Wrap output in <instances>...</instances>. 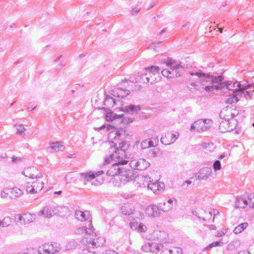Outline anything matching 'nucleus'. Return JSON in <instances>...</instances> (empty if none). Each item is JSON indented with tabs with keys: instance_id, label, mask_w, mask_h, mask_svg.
<instances>
[{
	"instance_id": "obj_50",
	"label": "nucleus",
	"mask_w": 254,
	"mask_h": 254,
	"mask_svg": "<svg viewBox=\"0 0 254 254\" xmlns=\"http://www.w3.org/2000/svg\"><path fill=\"white\" fill-rule=\"evenodd\" d=\"M221 163L219 160H216L213 164V169L214 171H216L221 169Z\"/></svg>"
},
{
	"instance_id": "obj_61",
	"label": "nucleus",
	"mask_w": 254,
	"mask_h": 254,
	"mask_svg": "<svg viewBox=\"0 0 254 254\" xmlns=\"http://www.w3.org/2000/svg\"><path fill=\"white\" fill-rule=\"evenodd\" d=\"M218 28V30L219 31V32L220 33H222L223 29L222 28Z\"/></svg>"
},
{
	"instance_id": "obj_4",
	"label": "nucleus",
	"mask_w": 254,
	"mask_h": 254,
	"mask_svg": "<svg viewBox=\"0 0 254 254\" xmlns=\"http://www.w3.org/2000/svg\"><path fill=\"white\" fill-rule=\"evenodd\" d=\"M209 175V169L202 168L194 176L191 178L190 180H188L184 182L182 185V187L185 189H187L189 185H196L198 180L206 179Z\"/></svg>"
},
{
	"instance_id": "obj_58",
	"label": "nucleus",
	"mask_w": 254,
	"mask_h": 254,
	"mask_svg": "<svg viewBox=\"0 0 254 254\" xmlns=\"http://www.w3.org/2000/svg\"><path fill=\"white\" fill-rule=\"evenodd\" d=\"M225 157V155L224 154H223L221 155L219 157V159H223Z\"/></svg>"
},
{
	"instance_id": "obj_1",
	"label": "nucleus",
	"mask_w": 254,
	"mask_h": 254,
	"mask_svg": "<svg viewBox=\"0 0 254 254\" xmlns=\"http://www.w3.org/2000/svg\"><path fill=\"white\" fill-rule=\"evenodd\" d=\"M126 145V142H119L118 145L115 142H106L103 146L104 151L105 153H111V154L105 161L104 164H109L111 160H114L119 165L124 166L127 165L128 162L126 160V154L125 150Z\"/></svg>"
},
{
	"instance_id": "obj_7",
	"label": "nucleus",
	"mask_w": 254,
	"mask_h": 254,
	"mask_svg": "<svg viewBox=\"0 0 254 254\" xmlns=\"http://www.w3.org/2000/svg\"><path fill=\"white\" fill-rule=\"evenodd\" d=\"M23 194L21 190L17 187L5 189L0 192V196L3 198L14 199L21 196Z\"/></svg>"
},
{
	"instance_id": "obj_30",
	"label": "nucleus",
	"mask_w": 254,
	"mask_h": 254,
	"mask_svg": "<svg viewBox=\"0 0 254 254\" xmlns=\"http://www.w3.org/2000/svg\"><path fill=\"white\" fill-rule=\"evenodd\" d=\"M166 65L167 66L170 67L172 71H175L174 70L176 69L184 66L181 65V63H179L178 62L172 59L168 60L166 62Z\"/></svg>"
},
{
	"instance_id": "obj_31",
	"label": "nucleus",
	"mask_w": 254,
	"mask_h": 254,
	"mask_svg": "<svg viewBox=\"0 0 254 254\" xmlns=\"http://www.w3.org/2000/svg\"><path fill=\"white\" fill-rule=\"evenodd\" d=\"M155 245L153 244L147 243L143 245L141 247V254H155L153 250H152L153 246Z\"/></svg>"
},
{
	"instance_id": "obj_56",
	"label": "nucleus",
	"mask_w": 254,
	"mask_h": 254,
	"mask_svg": "<svg viewBox=\"0 0 254 254\" xmlns=\"http://www.w3.org/2000/svg\"><path fill=\"white\" fill-rule=\"evenodd\" d=\"M139 11V8H134L133 9H132V14H136V13H137Z\"/></svg>"
},
{
	"instance_id": "obj_51",
	"label": "nucleus",
	"mask_w": 254,
	"mask_h": 254,
	"mask_svg": "<svg viewBox=\"0 0 254 254\" xmlns=\"http://www.w3.org/2000/svg\"><path fill=\"white\" fill-rule=\"evenodd\" d=\"M227 233L226 229H222L220 231H218L216 236L218 237H220L224 236L225 234Z\"/></svg>"
},
{
	"instance_id": "obj_38",
	"label": "nucleus",
	"mask_w": 254,
	"mask_h": 254,
	"mask_svg": "<svg viewBox=\"0 0 254 254\" xmlns=\"http://www.w3.org/2000/svg\"><path fill=\"white\" fill-rule=\"evenodd\" d=\"M11 221L10 217L6 216L3 218L2 221H0V226L2 227H8L11 224Z\"/></svg>"
},
{
	"instance_id": "obj_55",
	"label": "nucleus",
	"mask_w": 254,
	"mask_h": 254,
	"mask_svg": "<svg viewBox=\"0 0 254 254\" xmlns=\"http://www.w3.org/2000/svg\"><path fill=\"white\" fill-rule=\"evenodd\" d=\"M105 254H119L114 251L109 250V251H107L105 252Z\"/></svg>"
},
{
	"instance_id": "obj_53",
	"label": "nucleus",
	"mask_w": 254,
	"mask_h": 254,
	"mask_svg": "<svg viewBox=\"0 0 254 254\" xmlns=\"http://www.w3.org/2000/svg\"><path fill=\"white\" fill-rule=\"evenodd\" d=\"M248 253L249 254H254V245H250L248 248Z\"/></svg>"
},
{
	"instance_id": "obj_14",
	"label": "nucleus",
	"mask_w": 254,
	"mask_h": 254,
	"mask_svg": "<svg viewBox=\"0 0 254 254\" xmlns=\"http://www.w3.org/2000/svg\"><path fill=\"white\" fill-rule=\"evenodd\" d=\"M179 136V133L178 132H167L161 138V141L165 145H170L174 143Z\"/></svg>"
},
{
	"instance_id": "obj_23",
	"label": "nucleus",
	"mask_w": 254,
	"mask_h": 254,
	"mask_svg": "<svg viewBox=\"0 0 254 254\" xmlns=\"http://www.w3.org/2000/svg\"><path fill=\"white\" fill-rule=\"evenodd\" d=\"M54 209L55 208L52 206H46L39 213L38 215L40 216L50 218L54 214Z\"/></svg>"
},
{
	"instance_id": "obj_32",
	"label": "nucleus",
	"mask_w": 254,
	"mask_h": 254,
	"mask_svg": "<svg viewBox=\"0 0 254 254\" xmlns=\"http://www.w3.org/2000/svg\"><path fill=\"white\" fill-rule=\"evenodd\" d=\"M129 225L131 228H134L135 229H137L139 232H145L147 230V227L142 223H140L139 225L137 226V223L133 221L130 222Z\"/></svg>"
},
{
	"instance_id": "obj_13",
	"label": "nucleus",
	"mask_w": 254,
	"mask_h": 254,
	"mask_svg": "<svg viewBox=\"0 0 254 254\" xmlns=\"http://www.w3.org/2000/svg\"><path fill=\"white\" fill-rule=\"evenodd\" d=\"M130 175L129 173H124L118 176H114L111 180V183L114 187H120L128 181Z\"/></svg>"
},
{
	"instance_id": "obj_22",
	"label": "nucleus",
	"mask_w": 254,
	"mask_h": 254,
	"mask_svg": "<svg viewBox=\"0 0 254 254\" xmlns=\"http://www.w3.org/2000/svg\"><path fill=\"white\" fill-rule=\"evenodd\" d=\"M248 205V202L246 198L243 196H237L236 197L235 205L237 208H244Z\"/></svg>"
},
{
	"instance_id": "obj_45",
	"label": "nucleus",
	"mask_w": 254,
	"mask_h": 254,
	"mask_svg": "<svg viewBox=\"0 0 254 254\" xmlns=\"http://www.w3.org/2000/svg\"><path fill=\"white\" fill-rule=\"evenodd\" d=\"M239 101V99L236 96L233 95L229 97L226 100V103L228 104L236 103Z\"/></svg>"
},
{
	"instance_id": "obj_19",
	"label": "nucleus",
	"mask_w": 254,
	"mask_h": 254,
	"mask_svg": "<svg viewBox=\"0 0 254 254\" xmlns=\"http://www.w3.org/2000/svg\"><path fill=\"white\" fill-rule=\"evenodd\" d=\"M145 214L148 217L155 218L158 217L159 215V208L154 204L150 205L145 208Z\"/></svg>"
},
{
	"instance_id": "obj_44",
	"label": "nucleus",
	"mask_w": 254,
	"mask_h": 254,
	"mask_svg": "<svg viewBox=\"0 0 254 254\" xmlns=\"http://www.w3.org/2000/svg\"><path fill=\"white\" fill-rule=\"evenodd\" d=\"M127 110L130 111L132 113H137L140 110V107L139 106H135L133 105H129L127 107Z\"/></svg>"
},
{
	"instance_id": "obj_37",
	"label": "nucleus",
	"mask_w": 254,
	"mask_h": 254,
	"mask_svg": "<svg viewBox=\"0 0 254 254\" xmlns=\"http://www.w3.org/2000/svg\"><path fill=\"white\" fill-rule=\"evenodd\" d=\"M198 214L199 215V217L202 219L203 220H206V219H207L208 218H210L211 216L210 212H207L202 209L199 210Z\"/></svg>"
},
{
	"instance_id": "obj_42",
	"label": "nucleus",
	"mask_w": 254,
	"mask_h": 254,
	"mask_svg": "<svg viewBox=\"0 0 254 254\" xmlns=\"http://www.w3.org/2000/svg\"><path fill=\"white\" fill-rule=\"evenodd\" d=\"M58 211L60 215L61 216L67 215L69 212L68 208L65 206L59 207L58 208Z\"/></svg>"
},
{
	"instance_id": "obj_41",
	"label": "nucleus",
	"mask_w": 254,
	"mask_h": 254,
	"mask_svg": "<svg viewBox=\"0 0 254 254\" xmlns=\"http://www.w3.org/2000/svg\"><path fill=\"white\" fill-rule=\"evenodd\" d=\"M119 117V115L115 114L112 112H110L107 113L105 119L107 121H113V120L118 119Z\"/></svg>"
},
{
	"instance_id": "obj_62",
	"label": "nucleus",
	"mask_w": 254,
	"mask_h": 254,
	"mask_svg": "<svg viewBox=\"0 0 254 254\" xmlns=\"http://www.w3.org/2000/svg\"><path fill=\"white\" fill-rule=\"evenodd\" d=\"M238 254H246L245 251H241Z\"/></svg>"
},
{
	"instance_id": "obj_16",
	"label": "nucleus",
	"mask_w": 254,
	"mask_h": 254,
	"mask_svg": "<svg viewBox=\"0 0 254 254\" xmlns=\"http://www.w3.org/2000/svg\"><path fill=\"white\" fill-rule=\"evenodd\" d=\"M227 86L229 90H232L234 92H243L252 86H254V84H243L241 82H236L233 84V85L231 84H229Z\"/></svg>"
},
{
	"instance_id": "obj_49",
	"label": "nucleus",
	"mask_w": 254,
	"mask_h": 254,
	"mask_svg": "<svg viewBox=\"0 0 254 254\" xmlns=\"http://www.w3.org/2000/svg\"><path fill=\"white\" fill-rule=\"evenodd\" d=\"M17 132L20 134H24V132L25 131V128L22 125H16Z\"/></svg>"
},
{
	"instance_id": "obj_28",
	"label": "nucleus",
	"mask_w": 254,
	"mask_h": 254,
	"mask_svg": "<svg viewBox=\"0 0 254 254\" xmlns=\"http://www.w3.org/2000/svg\"><path fill=\"white\" fill-rule=\"evenodd\" d=\"M89 212L87 211L82 212L81 211H76L75 212V218L80 221H84L89 217Z\"/></svg>"
},
{
	"instance_id": "obj_63",
	"label": "nucleus",
	"mask_w": 254,
	"mask_h": 254,
	"mask_svg": "<svg viewBox=\"0 0 254 254\" xmlns=\"http://www.w3.org/2000/svg\"><path fill=\"white\" fill-rule=\"evenodd\" d=\"M210 228L211 229H212V230H214V229H215L216 228H215L214 226H210Z\"/></svg>"
},
{
	"instance_id": "obj_5",
	"label": "nucleus",
	"mask_w": 254,
	"mask_h": 254,
	"mask_svg": "<svg viewBox=\"0 0 254 254\" xmlns=\"http://www.w3.org/2000/svg\"><path fill=\"white\" fill-rule=\"evenodd\" d=\"M212 123L210 119L198 120L191 125V130L195 132H203L211 127Z\"/></svg>"
},
{
	"instance_id": "obj_43",
	"label": "nucleus",
	"mask_w": 254,
	"mask_h": 254,
	"mask_svg": "<svg viewBox=\"0 0 254 254\" xmlns=\"http://www.w3.org/2000/svg\"><path fill=\"white\" fill-rule=\"evenodd\" d=\"M221 241L219 240L218 241L213 242L212 243L210 244L207 247L205 248V250H209L214 247H219L221 245Z\"/></svg>"
},
{
	"instance_id": "obj_2",
	"label": "nucleus",
	"mask_w": 254,
	"mask_h": 254,
	"mask_svg": "<svg viewBox=\"0 0 254 254\" xmlns=\"http://www.w3.org/2000/svg\"><path fill=\"white\" fill-rule=\"evenodd\" d=\"M198 82H192L187 86L190 91H197L200 94L209 93L214 89L218 90L220 88L218 85H210L205 77H198Z\"/></svg>"
},
{
	"instance_id": "obj_10",
	"label": "nucleus",
	"mask_w": 254,
	"mask_h": 254,
	"mask_svg": "<svg viewBox=\"0 0 254 254\" xmlns=\"http://www.w3.org/2000/svg\"><path fill=\"white\" fill-rule=\"evenodd\" d=\"M129 170L128 171L125 168L124 165H119L118 163L113 164L109 169L107 172V175L109 176H116L124 173H129Z\"/></svg>"
},
{
	"instance_id": "obj_35",
	"label": "nucleus",
	"mask_w": 254,
	"mask_h": 254,
	"mask_svg": "<svg viewBox=\"0 0 254 254\" xmlns=\"http://www.w3.org/2000/svg\"><path fill=\"white\" fill-rule=\"evenodd\" d=\"M248 226V223L245 222L240 224L238 226L236 227L233 230V232L235 234H238L243 232Z\"/></svg>"
},
{
	"instance_id": "obj_20",
	"label": "nucleus",
	"mask_w": 254,
	"mask_h": 254,
	"mask_svg": "<svg viewBox=\"0 0 254 254\" xmlns=\"http://www.w3.org/2000/svg\"><path fill=\"white\" fill-rule=\"evenodd\" d=\"M108 139L111 140L110 142H115L119 144V142H124L121 139V133L117 129L111 131L108 134Z\"/></svg>"
},
{
	"instance_id": "obj_59",
	"label": "nucleus",
	"mask_w": 254,
	"mask_h": 254,
	"mask_svg": "<svg viewBox=\"0 0 254 254\" xmlns=\"http://www.w3.org/2000/svg\"><path fill=\"white\" fill-rule=\"evenodd\" d=\"M61 193H62V191H61V190L60 191H55L54 192V194H59V195H60Z\"/></svg>"
},
{
	"instance_id": "obj_6",
	"label": "nucleus",
	"mask_w": 254,
	"mask_h": 254,
	"mask_svg": "<svg viewBox=\"0 0 254 254\" xmlns=\"http://www.w3.org/2000/svg\"><path fill=\"white\" fill-rule=\"evenodd\" d=\"M44 187L43 178L31 179L26 186V190L31 194L38 193Z\"/></svg>"
},
{
	"instance_id": "obj_21",
	"label": "nucleus",
	"mask_w": 254,
	"mask_h": 254,
	"mask_svg": "<svg viewBox=\"0 0 254 254\" xmlns=\"http://www.w3.org/2000/svg\"><path fill=\"white\" fill-rule=\"evenodd\" d=\"M153 238L154 239H160V241L163 243L170 242V239L168 235L165 232L157 231L154 233Z\"/></svg>"
},
{
	"instance_id": "obj_52",
	"label": "nucleus",
	"mask_w": 254,
	"mask_h": 254,
	"mask_svg": "<svg viewBox=\"0 0 254 254\" xmlns=\"http://www.w3.org/2000/svg\"><path fill=\"white\" fill-rule=\"evenodd\" d=\"M34 252V249L33 248H30V249H26L22 254H32Z\"/></svg>"
},
{
	"instance_id": "obj_54",
	"label": "nucleus",
	"mask_w": 254,
	"mask_h": 254,
	"mask_svg": "<svg viewBox=\"0 0 254 254\" xmlns=\"http://www.w3.org/2000/svg\"><path fill=\"white\" fill-rule=\"evenodd\" d=\"M116 129H117V128H115L114 127L111 126V125H108L107 126V129L108 130H109V131H110V130H111V131L114 130Z\"/></svg>"
},
{
	"instance_id": "obj_36",
	"label": "nucleus",
	"mask_w": 254,
	"mask_h": 254,
	"mask_svg": "<svg viewBox=\"0 0 254 254\" xmlns=\"http://www.w3.org/2000/svg\"><path fill=\"white\" fill-rule=\"evenodd\" d=\"M81 176L84 181L87 182L94 179L96 177V176H97V174L96 173V174H95L94 173L89 172L88 173L82 174Z\"/></svg>"
},
{
	"instance_id": "obj_46",
	"label": "nucleus",
	"mask_w": 254,
	"mask_h": 254,
	"mask_svg": "<svg viewBox=\"0 0 254 254\" xmlns=\"http://www.w3.org/2000/svg\"><path fill=\"white\" fill-rule=\"evenodd\" d=\"M115 104L114 99L110 96H107L105 101V105L108 106H113Z\"/></svg>"
},
{
	"instance_id": "obj_3",
	"label": "nucleus",
	"mask_w": 254,
	"mask_h": 254,
	"mask_svg": "<svg viewBox=\"0 0 254 254\" xmlns=\"http://www.w3.org/2000/svg\"><path fill=\"white\" fill-rule=\"evenodd\" d=\"M76 235L81 238V241L87 247H94L97 235L91 229L80 227L76 230Z\"/></svg>"
},
{
	"instance_id": "obj_27",
	"label": "nucleus",
	"mask_w": 254,
	"mask_h": 254,
	"mask_svg": "<svg viewBox=\"0 0 254 254\" xmlns=\"http://www.w3.org/2000/svg\"><path fill=\"white\" fill-rule=\"evenodd\" d=\"M129 91L122 88H118L113 90V95L115 97L123 98L129 94Z\"/></svg>"
},
{
	"instance_id": "obj_60",
	"label": "nucleus",
	"mask_w": 254,
	"mask_h": 254,
	"mask_svg": "<svg viewBox=\"0 0 254 254\" xmlns=\"http://www.w3.org/2000/svg\"><path fill=\"white\" fill-rule=\"evenodd\" d=\"M146 82H149L150 81L151 82V83L152 82V81L151 80H150V79L149 78H148V77H146Z\"/></svg>"
},
{
	"instance_id": "obj_34",
	"label": "nucleus",
	"mask_w": 254,
	"mask_h": 254,
	"mask_svg": "<svg viewBox=\"0 0 254 254\" xmlns=\"http://www.w3.org/2000/svg\"><path fill=\"white\" fill-rule=\"evenodd\" d=\"M153 141L151 139H146L141 142V146L143 149H147L155 146Z\"/></svg>"
},
{
	"instance_id": "obj_39",
	"label": "nucleus",
	"mask_w": 254,
	"mask_h": 254,
	"mask_svg": "<svg viewBox=\"0 0 254 254\" xmlns=\"http://www.w3.org/2000/svg\"><path fill=\"white\" fill-rule=\"evenodd\" d=\"M95 240L94 242L95 245L94 247H98L102 246L104 245V244L105 243V239L104 237L102 236H98L96 237L95 238Z\"/></svg>"
},
{
	"instance_id": "obj_8",
	"label": "nucleus",
	"mask_w": 254,
	"mask_h": 254,
	"mask_svg": "<svg viewBox=\"0 0 254 254\" xmlns=\"http://www.w3.org/2000/svg\"><path fill=\"white\" fill-rule=\"evenodd\" d=\"M190 74L192 76L195 75L197 77H203L206 78L210 85H215V84H219L223 80L222 76H212L209 73H205L201 71L195 72H190Z\"/></svg>"
},
{
	"instance_id": "obj_15",
	"label": "nucleus",
	"mask_w": 254,
	"mask_h": 254,
	"mask_svg": "<svg viewBox=\"0 0 254 254\" xmlns=\"http://www.w3.org/2000/svg\"><path fill=\"white\" fill-rule=\"evenodd\" d=\"M147 188L154 193H159L164 191L165 185L163 182L159 181H150Z\"/></svg>"
},
{
	"instance_id": "obj_33",
	"label": "nucleus",
	"mask_w": 254,
	"mask_h": 254,
	"mask_svg": "<svg viewBox=\"0 0 254 254\" xmlns=\"http://www.w3.org/2000/svg\"><path fill=\"white\" fill-rule=\"evenodd\" d=\"M162 74L164 77H166L167 78H174L175 76H177V72L176 71H171L169 69H165L162 70Z\"/></svg>"
},
{
	"instance_id": "obj_29",
	"label": "nucleus",
	"mask_w": 254,
	"mask_h": 254,
	"mask_svg": "<svg viewBox=\"0 0 254 254\" xmlns=\"http://www.w3.org/2000/svg\"><path fill=\"white\" fill-rule=\"evenodd\" d=\"M159 68L158 66H152L146 69V73L145 75H149L152 78L153 76L158 75L159 74Z\"/></svg>"
},
{
	"instance_id": "obj_57",
	"label": "nucleus",
	"mask_w": 254,
	"mask_h": 254,
	"mask_svg": "<svg viewBox=\"0 0 254 254\" xmlns=\"http://www.w3.org/2000/svg\"><path fill=\"white\" fill-rule=\"evenodd\" d=\"M245 96L246 98H247L248 97L251 98V97L250 93L248 91L246 92V93L245 94Z\"/></svg>"
},
{
	"instance_id": "obj_47",
	"label": "nucleus",
	"mask_w": 254,
	"mask_h": 254,
	"mask_svg": "<svg viewBox=\"0 0 254 254\" xmlns=\"http://www.w3.org/2000/svg\"><path fill=\"white\" fill-rule=\"evenodd\" d=\"M248 199L249 201L248 204L251 207H254V193H251L248 195Z\"/></svg>"
},
{
	"instance_id": "obj_24",
	"label": "nucleus",
	"mask_w": 254,
	"mask_h": 254,
	"mask_svg": "<svg viewBox=\"0 0 254 254\" xmlns=\"http://www.w3.org/2000/svg\"><path fill=\"white\" fill-rule=\"evenodd\" d=\"M177 201L175 198H171L164 202V211H168L173 209L177 205Z\"/></svg>"
},
{
	"instance_id": "obj_12",
	"label": "nucleus",
	"mask_w": 254,
	"mask_h": 254,
	"mask_svg": "<svg viewBox=\"0 0 254 254\" xmlns=\"http://www.w3.org/2000/svg\"><path fill=\"white\" fill-rule=\"evenodd\" d=\"M238 110L234 107H227L223 109L220 113V117L225 120L235 119L234 118L238 114Z\"/></svg>"
},
{
	"instance_id": "obj_48",
	"label": "nucleus",
	"mask_w": 254,
	"mask_h": 254,
	"mask_svg": "<svg viewBox=\"0 0 254 254\" xmlns=\"http://www.w3.org/2000/svg\"><path fill=\"white\" fill-rule=\"evenodd\" d=\"M171 254H183V250L179 247L173 248L170 250Z\"/></svg>"
},
{
	"instance_id": "obj_40",
	"label": "nucleus",
	"mask_w": 254,
	"mask_h": 254,
	"mask_svg": "<svg viewBox=\"0 0 254 254\" xmlns=\"http://www.w3.org/2000/svg\"><path fill=\"white\" fill-rule=\"evenodd\" d=\"M51 145H52L50 147V148L51 149H54L56 151H62L65 148L64 145H60L58 142L52 143Z\"/></svg>"
},
{
	"instance_id": "obj_18",
	"label": "nucleus",
	"mask_w": 254,
	"mask_h": 254,
	"mask_svg": "<svg viewBox=\"0 0 254 254\" xmlns=\"http://www.w3.org/2000/svg\"><path fill=\"white\" fill-rule=\"evenodd\" d=\"M60 248L56 243H46L42 247V250L44 254H54L59 251Z\"/></svg>"
},
{
	"instance_id": "obj_25",
	"label": "nucleus",
	"mask_w": 254,
	"mask_h": 254,
	"mask_svg": "<svg viewBox=\"0 0 254 254\" xmlns=\"http://www.w3.org/2000/svg\"><path fill=\"white\" fill-rule=\"evenodd\" d=\"M122 212L124 215H131L134 213L135 208L132 204H125L121 208Z\"/></svg>"
},
{
	"instance_id": "obj_11",
	"label": "nucleus",
	"mask_w": 254,
	"mask_h": 254,
	"mask_svg": "<svg viewBox=\"0 0 254 254\" xmlns=\"http://www.w3.org/2000/svg\"><path fill=\"white\" fill-rule=\"evenodd\" d=\"M23 173L25 177L29 178L30 180L43 178L42 173L34 166L25 168Z\"/></svg>"
},
{
	"instance_id": "obj_9",
	"label": "nucleus",
	"mask_w": 254,
	"mask_h": 254,
	"mask_svg": "<svg viewBox=\"0 0 254 254\" xmlns=\"http://www.w3.org/2000/svg\"><path fill=\"white\" fill-rule=\"evenodd\" d=\"M238 125V122L236 119L230 120H225L222 122L219 127L220 132L225 133L234 130Z\"/></svg>"
},
{
	"instance_id": "obj_64",
	"label": "nucleus",
	"mask_w": 254,
	"mask_h": 254,
	"mask_svg": "<svg viewBox=\"0 0 254 254\" xmlns=\"http://www.w3.org/2000/svg\"><path fill=\"white\" fill-rule=\"evenodd\" d=\"M206 145H209V144L208 143H204L202 145H203V146H204L205 147H206Z\"/></svg>"
},
{
	"instance_id": "obj_26",
	"label": "nucleus",
	"mask_w": 254,
	"mask_h": 254,
	"mask_svg": "<svg viewBox=\"0 0 254 254\" xmlns=\"http://www.w3.org/2000/svg\"><path fill=\"white\" fill-rule=\"evenodd\" d=\"M149 163L144 159H139L135 164L136 169L138 170H144L149 166Z\"/></svg>"
},
{
	"instance_id": "obj_17",
	"label": "nucleus",
	"mask_w": 254,
	"mask_h": 254,
	"mask_svg": "<svg viewBox=\"0 0 254 254\" xmlns=\"http://www.w3.org/2000/svg\"><path fill=\"white\" fill-rule=\"evenodd\" d=\"M35 219V216L29 213L23 214H17L15 217V220L16 222L22 224H28L33 222Z\"/></svg>"
}]
</instances>
